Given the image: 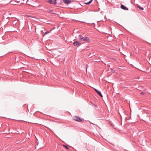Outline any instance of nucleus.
I'll list each match as a JSON object with an SVG mask.
<instances>
[{
	"mask_svg": "<svg viewBox=\"0 0 151 151\" xmlns=\"http://www.w3.org/2000/svg\"><path fill=\"white\" fill-rule=\"evenodd\" d=\"M79 37H80V40L81 41L87 42H90V39L88 37H83L81 35H79Z\"/></svg>",
	"mask_w": 151,
	"mask_h": 151,
	"instance_id": "1",
	"label": "nucleus"
},
{
	"mask_svg": "<svg viewBox=\"0 0 151 151\" xmlns=\"http://www.w3.org/2000/svg\"><path fill=\"white\" fill-rule=\"evenodd\" d=\"M73 119L76 121L80 122H81L83 120L82 118H80L76 116H75L73 117Z\"/></svg>",
	"mask_w": 151,
	"mask_h": 151,
	"instance_id": "2",
	"label": "nucleus"
},
{
	"mask_svg": "<svg viewBox=\"0 0 151 151\" xmlns=\"http://www.w3.org/2000/svg\"><path fill=\"white\" fill-rule=\"evenodd\" d=\"M81 45V43H79L78 41L75 42L73 43V45L78 47H79Z\"/></svg>",
	"mask_w": 151,
	"mask_h": 151,
	"instance_id": "3",
	"label": "nucleus"
},
{
	"mask_svg": "<svg viewBox=\"0 0 151 151\" xmlns=\"http://www.w3.org/2000/svg\"><path fill=\"white\" fill-rule=\"evenodd\" d=\"M63 1L64 3L66 4H68L71 2H73V0H63Z\"/></svg>",
	"mask_w": 151,
	"mask_h": 151,
	"instance_id": "4",
	"label": "nucleus"
},
{
	"mask_svg": "<svg viewBox=\"0 0 151 151\" xmlns=\"http://www.w3.org/2000/svg\"><path fill=\"white\" fill-rule=\"evenodd\" d=\"M121 8L125 10H128V8L126 7H125L124 5H121Z\"/></svg>",
	"mask_w": 151,
	"mask_h": 151,
	"instance_id": "5",
	"label": "nucleus"
},
{
	"mask_svg": "<svg viewBox=\"0 0 151 151\" xmlns=\"http://www.w3.org/2000/svg\"><path fill=\"white\" fill-rule=\"evenodd\" d=\"M52 1H53L52 4L55 5V4H58L56 0H52Z\"/></svg>",
	"mask_w": 151,
	"mask_h": 151,
	"instance_id": "6",
	"label": "nucleus"
},
{
	"mask_svg": "<svg viewBox=\"0 0 151 151\" xmlns=\"http://www.w3.org/2000/svg\"><path fill=\"white\" fill-rule=\"evenodd\" d=\"M101 97H103V96L101 93V92L100 91H99L97 93Z\"/></svg>",
	"mask_w": 151,
	"mask_h": 151,
	"instance_id": "7",
	"label": "nucleus"
},
{
	"mask_svg": "<svg viewBox=\"0 0 151 151\" xmlns=\"http://www.w3.org/2000/svg\"><path fill=\"white\" fill-rule=\"evenodd\" d=\"M137 7L139 9H140L141 10H142L144 9V8L140 6H137Z\"/></svg>",
	"mask_w": 151,
	"mask_h": 151,
	"instance_id": "8",
	"label": "nucleus"
},
{
	"mask_svg": "<svg viewBox=\"0 0 151 151\" xmlns=\"http://www.w3.org/2000/svg\"><path fill=\"white\" fill-rule=\"evenodd\" d=\"M93 0H91V1H90L89 2H88V3H85V4H90V3H91V2H92V1Z\"/></svg>",
	"mask_w": 151,
	"mask_h": 151,
	"instance_id": "9",
	"label": "nucleus"
},
{
	"mask_svg": "<svg viewBox=\"0 0 151 151\" xmlns=\"http://www.w3.org/2000/svg\"><path fill=\"white\" fill-rule=\"evenodd\" d=\"M53 11V10L52 9H50L49 10V12H50L52 13V14H55V13L52 12Z\"/></svg>",
	"mask_w": 151,
	"mask_h": 151,
	"instance_id": "10",
	"label": "nucleus"
},
{
	"mask_svg": "<svg viewBox=\"0 0 151 151\" xmlns=\"http://www.w3.org/2000/svg\"><path fill=\"white\" fill-rule=\"evenodd\" d=\"M48 2L51 4H52L53 3L52 0H48Z\"/></svg>",
	"mask_w": 151,
	"mask_h": 151,
	"instance_id": "11",
	"label": "nucleus"
},
{
	"mask_svg": "<svg viewBox=\"0 0 151 151\" xmlns=\"http://www.w3.org/2000/svg\"><path fill=\"white\" fill-rule=\"evenodd\" d=\"M64 146L65 147L66 149H67V150H68L69 149V148H68V146H66L65 145H64Z\"/></svg>",
	"mask_w": 151,
	"mask_h": 151,
	"instance_id": "12",
	"label": "nucleus"
},
{
	"mask_svg": "<svg viewBox=\"0 0 151 151\" xmlns=\"http://www.w3.org/2000/svg\"><path fill=\"white\" fill-rule=\"evenodd\" d=\"M94 90L97 93V92L99 91H98L97 89H96V88H94Z\"/></svg>",
	"mask_w": 151,
	"mask_h": 151,
	"instance_id": "13",
	"label": "nucleus"
},
{
	"mask_svg": "<svg viewBox=\"0 0 151 151\" xmlns=\"http://www.w3.org/2000/svg\"><path fill=\"white\" fill-rule=\"evenodd\" d=\"M94 90L97 93V92L99 91H98L97 89H96V88H94Z\"/></svg>",
	"mask_w": 151,
	"mask_h": 151,
	"instance_id": "14",
	"label": "nucleus"
},
{
	"mask_svg": "<svg viewBox=\"0 0 151 151\" xmlns=\"http://www.w3.org/2000/svg\"><path fill=\"white\" fill-rule=\"evenodd\" d=\"M50 32V31H46L45 33V34H47V33H49Z\"/></svg>",
	"mask_w": 151,
	"mask_h": 151,
	"instance_id": "15",
	"label": "nucleus"
},
{
	"mask_svg": "<svg viewBox=\"0 0 151 151\" xmlns=\"http://www.w3.org/2000/svg\"><path fill=\"white\" fill-rule=\"evenodd\" d=\"M27 16L28 17H33L31 16L30 15H27Z\"/></svg>",
	"mask_w": 151,
	"mask_h": 151,
	"instance_id": "16",
	"label": "nucleus"
},
{
	"mask_svg": "<svg viewBox=\"0 0 151 151\" xmlns=\"http://www.w3.org/2000/svg\"><path fill=\"white\" fill-rule=\"evenodd\" d=\"M28 1H29V0H28L27 1V3L28 2Z\"/></svg>",
	"mask_w": 151,
	"mask_h": 151,
	"instance_id": "17",
	"label": "nucleus"
},
{
	"mask_svg": "<svg viewBox=\"0 0 151 151\" xmlns=\"http://www.w3.org/2000/svg\"><path fill=\"white\" fill-rule=\"evenodd\" d=\"M144 94V93H142L141 94Z\"/></svg>",
	"mask_w": 151,
	"mask_h": 151,
	"instance_id": "18",
	"label": "nucleus"
}]
</instances>
